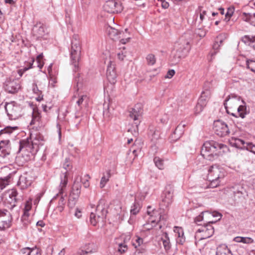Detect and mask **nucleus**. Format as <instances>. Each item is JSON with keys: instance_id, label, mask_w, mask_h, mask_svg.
<instances>
[{"instance_id": "f257e3e1", "label": "nucleus", "mask_w": 255, "mask_h": 255, "mask_svg": "<svg viewBox=\"0 0 255 255\" xmlns=\"http://www.w3.org/2000/svg\"><path fill=\"white\" fill-rule=\"evenodd\" d=\"M43 144V137L40 133H31L29 137L19 141L18 152H21L23 156H25V160H28L36 154Z\"/></svg>"}, {"instance_id": "f03ea898", "label": "nucleus", "mask_w": 255, "mask_h": 255, "mask_svg": "<svg viewBox=\"0 0 255 255\" xmlns=\"http://www.w3.org/2000/svg\"><path fill=\"white\" fill-rule=\"evenodd\" d=\"M226 145L222 143H219L215 141H207L203 145L201 149V154L205 158L209 160L213 159L214 156H217L220 151L217 152L218 149H227Z\"/></svg>"}, {"instance_id": "7ed1b4c3", "label": "nucleus", "mask_w": 255, "mask_h": 255, "mask_svg": "<svg viewBox=\"0 0 255 255\" xmlns=\"http://www.w3.org/2000/svg\"><path fill=\"white\" fill-rule=\"evenodd\" d=\"M191 49L190 42L188 40L181 38L179 39L175 46V52L171 58V61L174 64L178 63L182 58L186 57Z\"/></svg>"}, {"instance_id": "20e7f679", "label": "nucleus", "mask_w": 255, "mask_h": 255, "mask_svg": "<svg viewBox=\"0 0 255 255\" xmlns=\"http://www.w3.org/2000/svg\"><path fill=\"white\" fill-rule=\"evenodd\" d=\"M81 42L79 36L74 35L71 39L70 59L71 64L74 66L73 70L76 72L78 69V63L81 54Z\"/></svg>"}, {"instance_id": "39448f33", "label": "nucleus", "mask_w": 255, "mask_h": 255, "mask_svg": "<svg viewBox=\"0 0 255 255\" xmlns=\"http://www.w3.org/2000/svg\"><path fill=\"white\" fill-rule=\"evenodd\" d=\"M225 176L224 170L219 165H214L210 166L208 169L207 179L210 182L209 187L215 188L219 185L220 179Z\"/></svg>"}, {"instance_id": "423d86ee", "label": "nucleus", "mask_w": 255, "mask_h": 255, "mask_svg": "<svg viewBox=\"0 0 255 255\" xmlns=\"http://www.w3.org/2000/svg\"><path fill=\"white\" fill-rule=\"evenodd\" d=\"M214 222H209L208 224L204 223V225L196 231L195 238L200 241L211 237L214 233V228L211 225Z\"/></svg>"}, {"instance_id": "0eeeda50", "label": "nucleus", "mask_w": 255, "mask_h": 255, "mask_svg": "<svg viewBox=\"0 0 255 255\" xmlns=\"http://www.w3.org/2000/svg\"><path fill=\"white\" fill-rule=\"evenodd\" d=\"M67 183L68 179L66 173H65V174L63 175V177H61V180L59 186V192L52 199V200H54L56 198L57 196L61 195L57 206V209L60 212H62L63 210L64 205L65 204V197L63 195V194L64 193V189L67 184Z\"/></svg>"}, {"instance_id": "6e6552de", "label": "nucleus", "mask_w": 255, "mask_h": 255, "mask_svg": "<svg viewBox=\"0 0 255 255\" xmlns=\"http://www.w3.org/2000/svg\"><path fill=\"white\" fill-rule=\"evenodd\" d=\"M106 31L109 37L114 40L121 38L120 39V42L123 44L128 42L130 39V37H126V35H124L125 34L124 31H119L116 28L109 25H107L106 26Z\"/></svg>"}, {"instance_id": "1a4fd4ad", "label": "nucleus", "mask_w": 255, "mask_h": 255, "mask_svg": "<svg viewBox=\"0 0 255 255\" xmlns=\"http://www.w3.org/2000/svg\"><path fill=\"white\" fill-rule=\"evenodd\" d=\"M107 210L103 207L102 205L98 204L97 206L96 213L91 212L90 215V221L93 226H96L100 219L102 220L106 219Z\"/></svg>"}, {"instance_id": "9d476101", "label": "nucleus", "mask_w": 255, "mask_h": 255, "mask_svg": "<svg viewBox=\"0 0 255 255\" xmlns=\"http://www.w3.org/2000/svg\"><path fill=\"white\" fill-rule=\"evenodd\" d=\"M5 109L9 119L11 120H15L20 116V108L15 102L6 104Z\"/></svg>"}, {"instance_id": "9b49d317", "label": "nucleus", "mask_w": 255, "mask_h": 255, "mask_svg": "<svg viewBox=\"0 0 255 255\" xmlns=\"http://www.w3.org/2000/svg\"><path fill=\"white\" fill-rule=\"evenodd\" d=\"M147 221L148 223H151L153 226H159V229H161V225L159 224V221L161 219V213L159 211L155 209H152L150 206L147 207Z\"/></svg>"}, {"instance_id": "f8f14e48", "label": "nucleus", "mask_w": 255, "mask_h": 255, "mask_svg": "<svg viewBox=\"0 0 255 255\" xmlns=\"http://www.w3.org/2000/svg\"><path fill=\"white\" fill-rule=\"evenodd\" d=\"M104 10L110 13L121 12L123 9L122 3L115 0L107 1L103 5Z\"/></svg>"}, {"instance_id": "ddd939ff", "label": "nucleus", "mask_w": 255, "mask_h": 255, "mask_svg": "<svg viewBox=\"0 0 255 255\" xmlns=\"http://www.w3.org/2000/svg\"><path fill=\"white\" fill-rule=\"evenodd\" d=\"M17 195V191L13 189L8 191L5 194V204L10 210L16 205L18 201Z\"/></svg>"}, {"instance_id": "4468645a", "label": "nucleus", "mask_w": 255, "mask_h": 255, "mask_svg": "<svg viewBox=\"0 0 255 255\" xmlns=\"http://www.w3.org/2000/svg\"><path fill=\"white\" fill-rule=\"evenodd\" d=\"M213 129L215 133L220 137L225 136L230 133V129L228 125L220 120L214 122Z\"/></svg>"}, {"instance_id": "2eb2a0df", "label": "nucleus", "mask_w": 255, "mask_h": 255, "mask_svg": "<svg viewBox=\"0 0 255 255\" xmlns=\"http://www.w3.org/2000/svg\"><path fill=\"white\" fill-rule=\"evenodd\" d=\"M11 215L6 210H0V230H4L10 226Z\"/></svg>"}, {"instance_id": "dca6fc26", "label": "nucleus", "mask_w": 255, "mask_h": 255, "mask_svg": "<svg viewBox=\"0 0 255 255\" xmlns=\"http://www.w3.org/2000/svg\"><path fill=\"white\" fill-rule=\"evenodd\" d=\"M174 189L170 186H168L162 194V199L161 206L168 207L172 202Z\"/></svg>"}, {"instance_id": "f3484780", "label": "nucleus", "mask_w": 255, "mask_h": 255, "mask_svg": "<svg viewBox=\"0 0 255 255\" xmlns=\"http://www.w3.org/2000/svg\"><path fill=\"white\" fill-rule=\"evenodd\" d=\"M106 75L110 83L115 84L116 83L118 74L116 71V64L114 62L110 61L108 64Z\"/></svg>"}, {"instance_id": "a211bd4d", "label": "nucleus", "mask_w": 255, "mask_h": 255, "mask_svg": "<svg viewBox=\"0 0 255 255\" xmlns=\"http://www.w3.org/2000/svg\"><path fill=\"white\" fill-rule=\"evenodd\" d=\"M232 188L235 201H242L248 196L246 190L241 184L235 185Z\"/></svg>"}, {"instance_id": "6ab92c4d", "label": "nucleus", "mask_w": 255, "mask_h": 255, "mask_svg": "<svg viewBox=\"0 0 255 255\" xmlns=\"http://www.w3.org/2000/svg\"><path fill=\"white\" fill-rule=\"evenodd\" d=\"M142 112V106L141 104H136L129 112V117L134 120V124L136 127L140 123L139 119L141 117Z\"/></svg>"}, {"instance_id": "aec40b11", "label": "nucleus", "mask_w": 255, "mask_h": 255, "mask_svg": "<svg viewBox=\"0 0 255 255\" xmlns=\"http://www.w3.org/2000/svg\"><path fill=\"white\" fill-rule=\"evenodd\" d=\"M32 32L37 39L43 38L48 33L46 26L40 22H37L34 26Z\"/></svg>"}, {"instance_id": "412c9836", "label": "nucleus", "mask_w": 255, "mask_h": 255, "mask_svg": "<svg viewBox=\"0 0 255 255\" xmlns=\"http://www.w3.org/2000/svg\"><path fill=\"white\" fill-rule=\"evenodd\" d=\"M32 176L27 173H24L19 177L17 186L22 190L30 186L32 183Z\"/></svg>"}, {"instance_id": "4be33fe9", "label": "nucleus", "mask_w": 255, "mask_h": 255, "mask_svg": "<svg viewBox=\"0 0 255 255\" xmlns=\"http://www.w3.org/2000/svg\"><path fill=\"white\" fill-rule=\"evenodd\" d=\"M9 140H2L0 141V157H5L10 152Z\"/></svg>"}, {"instance_id": "5701e85b", "label": "nucleus", "mask_w": 255, "mask_h": 255, "mask_svg": "<svg viewBox=\"0 0 255 255\" xmlns=\"http://www.w3.org/2000/svg\"><path fill=\"white\" fill-rule=\"evenodd\" d=\"M185 124H179L175 128L174 132L171 134L170 139L171 141H175L180 138L184 132Z\"/></svg>"}, {"instance_id": "b1692460", "label": "nucleus", "mask_w": 255, "mask_h": 255, "mask_svg": "<svg viewBox=\"0 0 255 255\" xmlns=\"http://www.w3.org/2000/svg\"><path fill=\"white\" fill-rule=\"evenodd\" d=\"M173 231L176 237V243L180 245H183L185 242L183 229L181 227L175 226L174 227Z\"/></svg>"}, {"instance_id": "393cba45", "label": "nucleus", "mask_w": 255, "mask_h": 255, "mask_svg": "<svg viewBox=\"0 0 255 255\" xmlns=\"http://www.w3.org/2000/svg\"><path fill=\"white\" fill-rule=\"evenodd\" d=\"M229 142L232 146L240 149H246L247 143H248L243 139L235 137H231L229 139Z\"/></svg>"}, {"instance_id": "a878e982", "label": "nucleus", "mask_w": 255, "mask_h": 255, "mask_svg": "<svg viewBox=\"0 0 255 255\" xmlns=\"http://www.w3.org/2000/svg\"><path fill=\"white\" fill-rule=\"evenodd\" d=\"M81 181L82 177H77L74 182L71 193H72V194L74 195H76V198L79 197L80 194L81 189Z\"/></svg>"}, {"instance_id": "bb28decb", "label": "nucleus", "mask_w": 255, "mask_h": 255, "mask_svg": "<svg viewBox=\"0 0 255 255\" xmlns=\"http://www.w3.org/2000/svg\"><path fill=\"white\" fill-rule=\"evenodd\" d=\"M19 84H17L14 81H6L5 82V90L10 93H16L19 89Z\"/></svg>"}, {"instance_id": "cd10ccee", "label": "nucleus", "mask_w": 255, "mask_h": 255, "mask_svg": "<svg viewBox=\"0 0 255 255\" xmlns=\"http://www.w3.org/2000/svg\"><path fill=\"white\" fill-rule=\"evenodd\" d=\"M203 98L204 97L200 96L198 99V103L195 108V113L196 114H200L203 110L208 103V101Z\"/></svg>"}, {"instance_id": "c85d7f7f", "label": "nucleus", "mask_w": 255, "mask_h": 255, "mask_svg": "<svg viewBox=\"0 0 255 255\" xmlns=\"http://www.w3.org/2000/svg\"><path fill=\"white\" fill-rule=\"evenodd\" d=\"M243 19L255 26V10L253 12H243Z\"/></svg>"}, {"instance_id": "c756f323", "label": "nucleus", "mask_w": 255, "mask_h": 255, "mask_svg": "<svg viewBox=\"0 0 255 255\" xmlns=\"http://www.w3.org/2000/svg\"><path fill=\"white\" fill-rule=\"evenodd\" d=\"M161 241L162 242L163 246L165 251H169L171 247L169 237L166 232L163 233L161 237Z\"/></svg>"}, {"instance_id": "7c9ffc66", "label": "nucleus", "mask_w": 255, "mask_h": 255, "mask_svg": "<svg viewBox=\"0 0 255 255\" xmlns=\"http://www.w3.org/2000/svg\"><path fill=\"white\" fill-rule=\"evenodd\" d=\"M132 245L136 249L135 251H138V250L140 249L143 248L144 249V252H146V244H143V239L139 237H136V239L133 241Z\"/></svg>"}, {"instance_id": "2f4dec72", "label": "nucleus", "mask_w": 255, "mask_h": 255, "mask_svg": "<svg viewBox=\"0 0 255 255\" xmlns=\"http://www.w3.org/2000/svg\"><path fill=\"white\" fill-rule=\"evenodd\" d=\"M216 255H233V254L226 246L221 245L217 247Z\"/></svg>"}, {"instance_id": "473e14b6", "label": "nucleus", "mask_w": 255, "mask_h": 255, "mask_svg": "<svg viewBox=\"0 0 255 255\" xmlns=\"http://www.w3.org/2000/svg\"><path fill=\"white\" fill-rule=\"evenodd\" d=\"M17 128V127H6L0 130V137L5 138L7 135H9L13 130Z\"/></svg>"}, {"instance_id": "72a5a7b5", "label": "nucleus", "mask_w": 255, "mask_h": 255, "mask_svg": "<svg viewBox=\"0 0 255 255\" xmlns=\"http://www.w3.org/2000/svg\"><path fill=\"white\" fill-rule=\"evenodd\" d=\"M111 176V170H108L105 172L103 173V176L101 178L100 186L101 188H104L107 182L109 181L110 178Z\"/></svg>"}, {"instance_id": "f704fd0d", "label": "nucleus", "mask_w": 255, "mask_h": 255, "mask_svg": "<svg viewBox=\"0 0 255 255\" xmlns=\"http://www.w3.org/2000/svg\"><path fill=\"white\" fill-rule=\"evenodd\" d=\"M241 40L246 44L255 46L253 44L255 43V36L245 35L242 37Z\"/></svg>"}, {"instance_id": "c9c22d12", "label": "nucleus", "mask_w": 255, "mask_h": 255, "mask_svg": "<svg viewBox=\"0 0 255 255\" xmlns=\"http://www.w3.org/2000/svg\"><path fill=\"white\" fill-rule=\"evenodd\" d=\"M141 207V204L140 202L135 200L133 204L131 207L130 209V213L132 215H136L139 211L140 208Z\"/></svg>"}, {"instance_id": "e433bc0d", "label": "nucleus", "mask_w": 255, "mask_h": 255, "mask_svg": "<svg viewBox=\"0 0 255 255\" xmlns=\"http://www.w3.org/2000/svg\"><path fill=\"white\" fill-rule=\"evenodd\" d=\"M234 241L237 243H243L244 244H251L253 243L254 240L249 237H236L234 239Z\"/></svg>"}, {"instance_id": "4c0bfd02", "label": "nucleus", "mask_w": 255, "mask_h": 255, "mask_svg": "<svg viewBox=\"0 0 255 255\" xmlns=\"http://www.w3.org/2000/svg\"><path fill=\"white\" fill-rule=\"evenodd\" d=\"M155 166L159 169L162 170L164 168V160L159 157L156 156L153 159Z\"/></svg>"}, {"instance_id": "58836bf2", "label": "nucleus", "mask_w": 255, "mask_h": 255, "mask_svg": "<svg viewBox=\"0 0 255 255\" xmlns=\"http://www.w3.org/2000/svg\"><path fill=\"white\" fill-rule=\"evenodd\" d=\"M248 113L247 111V107L245 105H240L238 108V114L242 119H244Z\"/></svg>"}, {"instance_id": "ea45409f", "label": "nucleus", "mask_w": 255, "mask_h": 255, "mask_svg": "<svg viewBox=\"0 0 255 255\" xmlns=\"http://www.w3.org/2000/svg\"><path fill=\"white\" fill-rule=\"evenodd\" d=\"M31 208V204L28 202H27L25 204L23 215L21 217L22 220H26V218H28L29 216L28 212L30 210Z\"/></svg>"}, {"instance_id": "a19ab883", "label": "nucleus", "mask_w": 255, "mask_h": 255, "mask_svg": "<svg viewBox=\"0 0 255 255\" xmlns=\"http://www.w3.org/2000/svg\"><path fill=\"white\" fill-rule=\"evenodd\" d=\"M78 198L79 197L76 198V195H74L72 194V193L71 192L68 200V206L70 208H73L76 204V203Z\"/></svg>"}, {"instance_id": "79ce46f5", "label": "nucleus", "mask_w": 255, "mask_h": 255, "mask_svg": "<svg viewBox=\"0 0 255 255\" xmlns=\"http://www.w3.org/2000/svg\"><path fill=\"white\" fill-rule=\"evenodd\" d=\"M246 65L248 69L255 73V59L247 60Z\"/></svg>"}, {"instance_id": "37998d69", "label": "nucleus", "mask_w": 255, "mask_h": 255, "mask_svg": "<svg viewBox=\"0 0 255 255\" xmlns=\"http://www.w3.org/2000/svg\"><path fill=\"white\" fill-rule=\"evenodd\" d=\"M147 63L148 65L152 66L156 62V58L155 56L152 54H149L146 57Z\"/></svg>"}, {"instance_id": "c03bdc74", "label": "nucleus", "mask_w": 255, "mask_h": 255, "mask_svg": "<svg viewBox=\"0 0 255 255\" xmlns=\"http://www.w3.org/2000/svg\"><path fill=\"white\" fill-rule=\"evenodd\" d=\"M220 46V44L219 43V41H215L213 45V49L214 51L211 52L210 53L211 57H213L217 54V53L219 51V49Z\"/></svg>"}, {"instance_id": "a18cd8bd", "label": "nucleus", "mask_w": 255, "mask_h": 255, "mask_svg": "<svg viewBox=\"0 0 255 255\" xmlns=\"http://www.w3.org/2000/svg\"><path fill=\"white\" fill-rule=\"evenodd\" d=\"M234 10L235 8L234 7H230L227 9V11L225 14V20L228 21L230 20L234 12Z\"/></svg>"}, {"instance_id": "49530a36", "label": "nucleus", "mask_w": 255, "mask_h": 255, "mask_svg": "<svg viewBox=\"0 0 255 255\" xmlns=\"http://www.w3.org/2000/svg\"><path fill=\"white\" fill-rule=\"evenodd\" d=\"M71 166V162H70L69 159L68 158H66L65 159V162L63 163V168L65 170H67L68 169H70ZM65 173H66V175L67 176V171H66L62 173V175L61 176V177L62 176L63 177V175H64V174H65ZM67 177L68 178L67 176Z\"/></svg>"}, {"instance_id": "de8ad7c7", "label": "nucleus", "mask_w": 255, "mask_h": 255, "mask_svg": "<svg viewBox=\"0 0 255 255\" xmlns=\"http://www.w3.org/2000/svg\"><path fill=\"white\" fill-rule=\"evenodd\" d=\"M90 178V176L88 174L85 175L83 178H82V181L83 186L85 188H88L90 186V183L89 179Z\"/></svg>"}, {"instance_id": "09e8293b", "label": "nucleus", "mask_w": 255, "mask_h": 255, "mask_svg": "<svg viewBox=\"0 0 255 255\" xmlns=\"http://www.w3.org/2000/svg\"><path fill=\"white\" fill-rule=\"evenodd\" d=\"M202 6H199L198 9L196 10L197 12L200 13V19L201 21L204 19L205 16L207 14V11L205 10H202Z\"/></svg>"}, {"instance_id": "8fccbe9b", "label": "nucleus", "mask_w": 255, "mask_h": 255, "mask_svg": "<svg viewBox=\"0 0 255 255\" xmlns=\"http://www.w3.org/2000/svg\"><path fill=\"white\" fill-rule=\"evenodd\" d=\"M9 181L6 178V179H0V190L3 189L9 184Z\"/></svg>"}, {"instance_id": "3c124183", "label": "nucleus", "mask_w": 255, "mask_h": 255, "mask_svg": "<svg viewBox=\"0 0 255 255\" xmlns=\"http://www.w3.org/2000/svg\"><path fill=\"white\" fill-rule=\"evenodd\" d=\"M206 212H202L200 215H199L198 216H197L194 220L195 222L198 225H202V224L200 223L202 221H203V215L204 213H206Z\"/></svg>"}, {"instance_id": "603ef678", "label": "nucleus", "mask_w": 255, "mask_h": 255, "mask_svg": "<svg viewBox=\"0 0 255 255\" xmlns=\"http://www.w3.org/2000/svg\"><path fill=\"white\" fill-rule=\"evenodd\" d=\"M210 92L208 89H206L202 92L200 96L204 97L203 98L205 99L207 101H208L209 98H210Z\"/></svg>"}, {"instance_id": "864d4df0", "label": "nucleus", "mask_w": 255, "mask_h": 255, "mask_svg": "<svg viewBox=\"0 0 255 255\" xmlns=\"http://www.w3.org/2000/svg\"><path fill=\"white\" fill-rule=\"evenodd\" d=\"M32 90L33 93L35 94H40L42 92V90L38 88L37 84L35 83L32 84Z\"/></svg>"}, {"instance_id": "5fc2aeb1", "label": "nucleus", "mask_w": 255, "mask_h": 255, "mask_svg": "<svg viewBox=\"0 0 255 255\" xmlns=\"http://www.w3.org/2000/svg\"><path fill=\"white\" fill-rule=\"evenodd\" d=\"M28 255H41L40 250L37 248H30Z\"/></svg>"}, {"instance_id": "6e6d98bb", "label": "nucleus", "mask_w": 255, "mask_h": 255, "mask_svg": "<svg viewBox=\"0 0 255 255\" xmlns=\"http://www.w3.org/2000/svg\"><path fill=\"white\" fill-rule=\"evenodd\" d=\"M34 59H32L29 61L27 62L25 64V66L23 68V71H26L32 67V65L34 62Z\"/></svg>"}, {"instance_id": "4d7b16f0", "label": "nucleus", "mask_w": 255, "mask_h": 255, "mask_svg": "<svg viewBox=\"0 0 255 255\" xmlns=\"http://www.w3.org/2000/svg\"><path fill=\"white\" fill-rule=\"evenodd\" d=\"M246 149L255 154V145L251 142L247 143Z\"/></svg>"}, {"instance_id": "13d9d810", "label": "nucleus", "mask_w": 255, "mask_h": 255, "mask_svg": "<svg viewBox=\"0 0 255 255\" xmlns=\"http://www.w3.org/2000/svg\"><path fill=\"white\" fill-rule=\"evenodd\" d=\"M127 249V246L125 244H121L119 245L118 251L121 254L125 253Z\"/></svg>"}, {"instance_id": "bf43d9fd", "label": "nucleus", "mask_w": 255, "mask_h": 255, "mask_svg": "<svg viewBox=\"0 0 255 255\" xmlns=\"http://www.w3.org/2000/svg\"><path fill=\"white\" fill-rule=\"evenodd\" d=\"M160 132L159 131L155 130L152 134L151 140L153 142H155L157 139L159 138Z\"/></svg>"}, {"instance_id": "052dcab7", "label": "nucleus", "mask_w": 255, "mask_h": 255, "mask_svg": "<svg viewBox=\"0 0 255 255\" xmlns=\"http://www.w3.org/2000/svg\"><path fill=\"white\" fill-rule=\"evenodd\" d=\"M155 227L156 226L152 225L151 223H148V221H146V223L143 225V228L146 230H150Z\"/></svg>"}, {"instance_id": "680f3d73", "label": "nucleus", "mask_w": 255, "mask_h": 255, "mask_svg": "<svg viewBox=\"0 0 255 255\" xmlns=\"http://www.w3.org/2000/svg\"><path fill=\"white\" fill-rule=\"evenodd\" d=\"M30 248H24L20 250V253L23 255H28Z\"/></svg>"}, {"instance_id": "e2e57ef3", "label": "nucleus", "mask_w": 255, "mask_h": 255, "mask_svg": "<svg viewBox=\"0 0 255 255\" xmlns=\"http://www.w3.org/2000/svg\"><path fill=\"white\" fill-rule=\"evenodd\" d=\"M175 73V72L174 70H170L168 71L165 77L167 78H171L174 76Z\"/></svg>"}, {"instance_id": "0e129e2a", "label": "nucleus", "mask_w": 255, "mask_h": 255, "mask_svg": "<svg viewBox=\"0 0 255 255\" xmlns=\"http://www.w3.org/2000/svg\"><path fill=\"white\" fill-rule=\"evenodd\" d=\"M87 98V96L85 95L82 96L77 101V105L80 106L83 102L84 100Z\"/></svg>"}, {"instance_id": "69168bd1", "label": "nucleus", "mask_w": 255, "mask_h": 255, "mask_svg": "<svg viewBox=\"0 0 255 255\" xmlns=\"http://www.w3.org/2000/svg\"><path fill=\"white\" fill-rule=\"evenodd\" d=\"M145 252H144V249L143 248L140 249L138 250V251H135L134 255H144V253Z\"/></svg>"}, {"instance_id": "338daca9", "label": "nucleus", "mask_w": 255, "mask_h": 255, "mask_svg": "<svg viewBox=\"0 0 255 255\" xmlns=\"http://www.w3.org/2000/svg\"><path fill=\"white\" fill-rule=\"evenodd\" d=\"M103 116L105 118H107L108 119L110 118V114L109 111V108L107 110L104 111Z\"/></svg>"}, {"instance_id": "774afa93", "label": "nucleus", "mask_w": 255, "mask_h": 255, "mask_svg": "<svg viewBox=\"0 0 255 255\" xmlns=\"http://www.w3.org/2000/svg\"><path fill=\"white\" fill-rule=\"evenodd\" d=\"M126 57V55L122 51L118 54V57L120 60H123Z\"/></svg>"}]
</instances>
